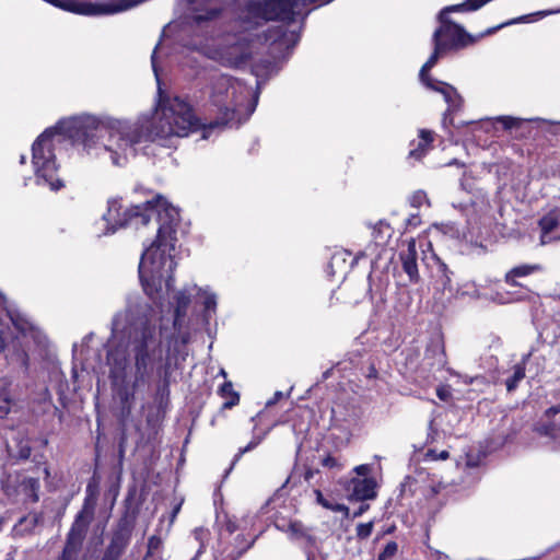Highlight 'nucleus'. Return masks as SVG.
Returning <instances> with one entry per match:
<instances>
[{
  "label": "nucleus",
  "instance_id": "nucleus-51",
  "mask_svg": "<svg viewBox=\"0 0 560 560\" xmlns=\"http://www.w3.org/2000/svg\"><path fill=\"white\" fill-rule=\"evenodd\" d=\"M429 455L433 456L436 459H447L450 457V453L447 451H441L439 454L435 451L430 450Z\"/></svg>",
  "mask_w": 560,
  "mask_h": 560
},
{
  "label": "nucleus",
  "instance_id": "nucleus-15",
  "mask_svg": "<svg viewBox=\"0 0 560 560\" xmlns=\"http://www.w3.org/2000/svg\"><path fill=\"white\" fill-rule=\"evenodd\" d=\"M13 446L7 444L9 456L15 460H27L32 454L31 439L22 432L12 438Z\"/></svg>",
  "mask_w": 560,
  "mask_h": 560
},
{
  "label": "nucleus",
  "instance_id": "nucleus-53",
  "mask_svg": "<svg viewBox=\"0 0 560 560\" xmlns=\"http://www.w3.org/2000/svg\"><path fill=\"white\" fill-rule=\"evenodd\" d=\"M370 505L366 503L361 504L357 511L353 512L352 518L360 517L363 513H365L369 510Z\"/></svg>",
  "mask_w": 560,
  "mask_h": 560
},
{
  "label": "nucleus",
  "instance_id": "nucleus-59",
  "mask_svg": "<svg viewBox=\"0 0 560 560\" xmlns=\"http://www.w3.org/2000/svg\"><path fill=\"white\" fill-rule=\"evenodd\" d=\"M376 376H377V370L375 369V366L373 364H371V366L369 368L368 377L375 378Z\"/></svg>",
  "mask_w": 560,
  "mask_h": 560
},
{
  "label": "nucleus",
  "instance_id": "nucleus-60",
  "mask_svg": "<svg viewBox=\"0 0 560 560\" xmlns=\"http://www.w3.org/2000/svg\"><path fill=\"white\" fill-rule=\"evenodd\" d=\"M419 222V217L418 215H411L408 220H407V223L408 224H412V225H416L418 224Z\"/></svg>",
  "mask_w": 560,
  "mask_h": 560
},
{
  "label": "nucleus",
  "instance_id": "nucleus-12",
  "mask_svg": "<svg viewBox=\"0 0 560 560\" xmlns=\"http://www.w3.org/2000/svg\"><path fill=\"white\" fill-rule=\"evenodd\" d=\"M424 360L428 365L438 371L443 370L447 364L444 341L441 338L432 339L424 351Z\"/></svg>",
  "mask_w": 560,
  "mask_h": 560
},
{
  "label": "nucleus",
  "instance_id": "nucleus-22",
  "mask_svg": "<svg viewBox=\"0 0 560 560\" xmlns=\"http://www.w3.org/2000/svg\"><path fill=\"white\" fill-rule=\"evenodd\" d=\"M540 269H541V267L539 265L516 266L505 273L504 281L512 287H516V285H518L516 278L526 277V276H528L535 271H538Z\"/></svg>",
  "mask_w": 560,
  "mask_h": 560
},
{
  "label": "nucleus",
  "instance_id": "nucleus-7",
  "mask_svg": "<svg viewBox=\"0 0 560 560\" xmlns=\"http://www.w3.org/2000/svg\"><path fill=\"white\" fill-rule=\"evenodd\" d=\"M136 488L128 490L124 500V512L113 529L110 544L127 549L130 544L132 532L139 515V504H133Z\"/></svg>",
  "mask_w": 560,
  "mask_h": 560
},
{
  "label": "nucleus",
  "instance_id": "nucleus-14",
  "mask_svg": "<svg viewBox=\"0 0 560 560\" xmlns=\"http://www.w3.org/2000/svg\"><path fill=\"white\" fill-rule=\"evenodd\" d=\"M287 532L291 539L300 541L304 548L310 549L316 546L317 538L313 534V529L305 526L301 521H291Z\"/></svg>",
  "mask_w": 560,
  "mask_h": 560
},
{
  "label": "nucleus",
  "instance_id": "nucleus-18",
  "mask_svg": "<svg viewBox=\"0 0 560 560\" xmlns=\"http://www.w3.org/2000/svg\"><path fill=\"white\" fill-rule=\"evenodd\" d=\"M350 498L355 501L372 500L376 497V482L373 478L353 479Z\"/></svg>",
  "mask_w": 560,
  "mask_h": 560
},
{
  "label": "nucleus",
  "instance_id": "nucleus-2",
  "mask_svg": "<svg viewBox=\"0 0 560 560\" xmlns=\"http://www.w3.org/2000/svg\"><path fill=\"white\" fill-rule=\"evenodd\" d=\"M159 208L163 209L167 221L161 223L155 240L148 248L143 250L139 264V277L145 293L149 295H152L153 291L149 285L148 280L143 276V268L148 261L152 266H155L154 270L156 272H160L164 266L168 264V268L166 270L170 272L166 279L167 290H170L173 285V271L176 267V262L174 261L172 252L175 250V245L177 242L176 223L179 215L177 210L174 207L168 206L166 200L159 195L152 200L131 206L124 210L120 200L112 199L108 201L107 212L103 214V219L107 222L105 234H113L119 228H125L132 224L137 228L140 225H148L152 214L155 212H158L160 220H163V215Z\"/></svg>",
  "mask_w": 560,
  "mask_h": 560
},
{
  "label": "nucleus",
  "instance_id": "nucleus-55",
  "mask_svg": "<svg viewBox=\"0 0 560 560\" xmlns=\"http://www.w3.org/2000/svg\"><path fill=\"white\" fill-rule=\"evenodd\" d=\"M159 48V45L155 46L152 55H151V63H152V69L156 75V78H159V73H158V67H156V50Z\"/></svg>",
  "mask_w": 560,
  "mask_h": 560
},
{
  "label": "nucleus",
  "instance_id": "nucleus-47",
  "mask_svg": "<svg viewBox=\"0 0 560 560\" xmlns=\"http://www.w3.org/2000/svg\"><path fill=\"white\" fill-rule=\"evenodd\" d=\"M314 493L316 495V502L322 505L324 509H327V506L329 505L330 501H328L322 493V491L319 489H315L314 490Z\"/></svg>",
  "mask_w": 560,
  "mask_h": 560
},
{
  "label": "nucleus",
  "instance_id": "nucleus-17",
  "mask_svg": "<svg viewBox=\"0 0 560 560\" xmlns=\"http://www.w3.org/2000/svg\"><path fill=\"white\" fill-rule=\"evenodd\" d=\"M20 475H12L3 470L0 475V493L5 497L7 502L14 503L21 488Z\"/></svg>",
  "mask_w": 560,
  "mask_h": 560
},
{
  "label": "nucleus",
  "instance_id": "nucleus-52",
  "mask_svg": "<svg viewBox=\"0 0 560 560\" xmlns=\"http://www.w3.org/2000/svg\"><path fill=\"white\" fill-rule=\"evenodd\" d=\"M326 510H330L332 512H340V511H343V510L347 511V505L341 504V503H332V502H330Z\"/></svg>",
  "mask_w": 560,
  "mask_h": 560
},
{
  "label": "nucleus",
  "instance_id": "nucleus-37",
  "mask_svg": "<svg viewBox=\"0 0 560 560\" xmlns=\"http://www.w3.org/2000/svg\"><path fill=\"white\" fill-rule=\"evenodd\" d=\"M170 388H166V386H158L156 389V399L159 401L160 408L163 407V405H167L170 401Z\"/></svg>",
  "mask_w": 560,
  "mask_h": 560
},
{
  "label": "nucleus",
  "instance_id": "nucleus-9",
  "mask_svg": "<svg viewBox=\"0 0 560 560\" xmlns=\"http://www.w3.org/2000/svg\"><path fill=\"white\" fill-rule=\"evenodd\" d=\"M255 540L256 537L247 539L244 534H237L232 544L217 550L213 560H238L254 546Z\"/></svg>",
  "mask_w": 560,
  "mask_h": 560
},
{
  "label": "nucleus",
  "instance_id": "nucleus-10",
  "mask_svg": "<svg viewBox=\"0 0 560 560\" xmlns=\"http://www.w3.org/2000/svg\"><path fill=\"white\" fill-rule=\"evenodd\" d=\"M538 226L541 231L540 244L560 241V208H555L541 217Z\"/></svg>",
  "mask_w": 560,
  "mask_h": 560
},
{
  "label": "nucleus",
  "instance_id": "nucleus-40",
  "mask_svg": "<svg viewBox=\"0 0 560 560\" xmlns=\"http://www.w3.org/2000/svg\"><path fill=\"white\" fill-rule=\"evenodd\" d=\"M320 463L322 466L327 467L329 469H342V465L338 462L336 457H332L331 455H327L325 458L322 459Z\"/></svg>",
  "mask_w": 560,
  "mask_h": 560
},
{
  "label": "nucleus",
  "instance_id": "nucleus-6",
  "mask_svg": "<svg viewBox=\"0 0 560 560\" xmlns=\"http://www.w3.org/2000/svg\"><path fill=\"white\" fill-rule=\"evenodd\" d=\"M95 514V502L91 498H85L81 510L77 513L74 521L67 534L66 542L61 555L77 560L78 553L82 549L90 524Z\"/></svg>",
  "mask_w": 560,
  "mask_h": 560
},
{
  "label": "nucleus",
  "instance_id": "nucleus-34",
  "mask_svg": "<svg viewBox=\"0 0 560 560\" xmlns=\"http://www.w3.org/2000/svg\"><path fill=\"white\" fill-rule=\"evenodd\" d=\"M237 529H238V524H237L236 520L226 516L224 522H223V524H222V526H221V530L219 533V537L220 538L222 537L223 532H226L229 535H232Z\"/></svg>",
  "mask_w": 560,
  "mask_h": 560
},
{
  "label": "nucleus",
  "instance_id": "nucleus-49",
  "mask_svg": "<svg viewBox=\"0 0 560 560\" xmlns=\"http://www.w3.org/2000/svg\"><path fill=\"white\" fill-rule=\"evenodd\" d=\"M317 474H319V469H314L312 467H305L303 478L305 481L310 482L311 479Z\"/></svg>",
  "mask_w": 560,
  "mask_h": 560
},
{
  "label": "nucleus",
  "instance_id": "nucleus-62",
  "mask_svg": "<svg viewBox=\"0 0 560 560\" xmlns=\"http://www.w3.org/2000/svg\"><path fill=\"white\" fill-rule=\"evenodd\" d=\"M395 530V526L387 528L382 535H377L376 540H378L383 535L392 534Z\"/></svg>",
  "mask_w": 560,
  "mask_h": 560
},
{
  "label": "nucleus",
  "instance_id": "nucleus-20",
  "mask_svg": "<svg viewBox=\"0 0 560 560\" xmlns=\"http://www.w3.org/2000/svg\"><path fill=\"white\" fill-rule=\"evenodd\" d=\"M273 43L285 45L288 48L294 47L299 42V35L295 32H289L285 26H279L275 30H269V36Z\"/></svg>",
  "mask_w": 560,
  "mask_h": 560
},
{
  "label": "nucleus",
  "instance_id": "nucleus-26",
  "mask_svg": "<svg viewBox=\"0 0 560 560\" xmlns=\"http://www.w3.org/2000/svg\"><path fill=\"white\" fill-rule=\"evenodd\" d=\"M22 492L32 501L38 502L39 500V479L34 477H25L21 481Z\"/></svg>",
  "mask_w": 560,
  "mask_h": 560
},
{
  "label": "nucleus",
  "instance_id": "nucleus-24",
  "mask_svg": "<svg viewBox=\"0 0 560 560\" xmlns=\"http://www.w3.org/2000/svg\"><path fill=\"white\" fill-rule=\"evenodd\" d=\"M174 299L176 303L174 324L176 325L177 322L184 318L187 314V310L190 304V295L185 290H180L175 294Z\"/></svg>",
  "mask_w": 560,
  "mask_h": 560
},
{
  "label": "nucleus",
  "instance_id": "nucleus-25",
  "mask_svg": "<svg viewBox=\"0 0 560 560\" xmlns=\"http://www.w3.org/2000/svg\"><path fill=\"white\" fill-rule=\"evenodd\" d=\"M528 358L529 354L524 355L522 361L514 365L513 374L505 381L508 392L516 389L518 383L525 377V364Z\"/></svg>",
  "mask_w": 560,
  "mask_h": 560
},
{
  "label": "nucleus",
  "instance_id": "nucleus-32",
  "mask_svg": "<svg viewBox=\"0 0 560 560\" xmlns=\"http://www.w3.org/2000/svg\"><path fill=\"white\" fill-rule=\"evenodd\" d=\"M125 549L117 547L113 544H108L101 560H119L125 553Z\"/></svg>",
  "mask_w": 560,
  "mask_h": 560
},
{
  "label": "nucleus",
  "instance_id": "nucleus-29",
  "mask_svg": "<svg viewBox=\"0 0 560 560\" xmlns=\"http://www.w3.org/2000/svg\"><path fill=\"white\" fill-rule=\"evenodd\" d=\"M267 432H265L262 435H258V436H255L253 438V440L244 447H241L238 450V452L234 455V458L231 463V466L230 468L228 469L226 474H229L233 467L235 466V464L241 459V457L247 453V452H250L253 451L254 448H256L260 443L261 441L264 440V438L266 436Z\"/></svg>",
  "mask_w": 560,
  "mask_h": 560
},
{
  "label": "nucleus",
  "instance_id": "nucleus-46",
  "mask_svg": "<svg viewBox=\"0 0 560 560\" xmlns=\"http://www.w3.org/2000/svg\"><path fill=\"white\" fill-rule=\"evenodd\" d=\"M419 137L421 139L420 142L429 147L433 141V133L430 130L421 129L419 132Z\"/></svg>",
  "mask_w": 560,
  "mask_h": 560
},
{
  "label": "nucleus",
  "instance_id": "nucleus-5",
  "mask_svg": "<svg viewBox=\"0 0 560 560\" xmlns=\"http://www.w3.org/2000/svg\"><path fill=\"white\" fill-rule=\"evenodd\" d=\"M528 18L529 15H523L516 19H512L497 26L487 28L478 36H472L471 34L467 33L460 24H457L452 20H439L441 22V26L434 31L432 42L440 43L446 51L457 50L469 45H474L479 38L490 36L508 25L528 22Z\"/></svg>",
  "mask_w": 560,
  "mask_h": 560
},
{
  "label": "nucleus",
  "instance_id": "nucleus-36",
  "mask_svg": "<svg viewBox=\"0 0 560 560\" xmlns=\"http://www.w3.org/2000/svg\"><path fill=\"white\" fill-rule=\"evenodd\" d=\"M162 547V539L156 536L152 535L148 539V550H147V557L153 556L156 550H159Z\"/></svg>",
  "mask_w": 560,
  "mask_h": 560
},
{
  "label": "nucleus",
  "instance_id": "nucleus-16",
  "mask_svg": "<svg viewBox=\"0 0 560 560\" xmlns=\"http://www.w3.org/2000/svg\"><path fill=\"white\" fill-rule=\"evenodd\" d=\"M399 256L402 264V269L408 275L409 280L415 283L419 282L420 275L417 265V249L415 240H411L408 243L407 250L401 252Z\"/></svg>",
  "mask_w": 560,
  "mask_h": 560
},
{
  "label": "nucleus",
  "instance_id": "nucleus-48",
  "mask_svg": "<svg viewBox=\"0 0 560 560\" xmlns=\"http://www.w3.org/2000/svg\"><path fill=\"white\" fill-rule=\"evenodd\" d=\"M203 304H205V310L206 311L214 310L215 305H217L215 295L214 294L208 295L205 299V303Z\"/></svg>",
  "mask_w": 560,
  "mask_h": 560
},
{
  "label": "nucleus",
  "instance_id": "nucleus-44",
  "mask_svg": "<svg viewBox=\"0 0 560 560\" xmlns=\"http://www.w3.org/2000/svg\"><path fill=\"white\" fill-rule=\"evenodd\" d=\"M11 399L8 396L0 395V418H4L10 412Z\"/></svg>",
  "mask_w": 560,
  "mask_h": 560
},
{
  "label": "nucleus",
  "instance_id": "nucleus-50",
  "mask_svg": "<svg viewBox=\"0 0 560 560\" xmlns=\"http://www.w3.org/2000/svg\"><path fill=\"white\" fill-rule=\"evenodd\" d=\"M383 226L388 228V225L384 224L383 221H380L378 224L374 226L373 235L376 242H378L380 238L383 241V237L381 236Z\"/></svg>",
  "mask_w": 560,
  "mask_h": 560
},
{
  "label": "nucleus",
  "instance_id": "nucleus-57",
  "mask_svg": "<svg viewBox=\"0 0 560 560\" xmlns=\"http://www.w3.org/2000/svg\"><path fill=\"white\" fill-rule=\"evenodd\" d=\"M358 475H366L370 470L368 465H360L354 468Z\"/></svg>",
  "mask_w": 560,
  "mask_h": 560
},
{
  "label": "nucleus",
  "instance_id": "nucleus-3",
  "mask_svg": "<svg viewBox=\"0 0 560 560\" xmlns=\"http://www.w3.org/2000/svg\"><path fill=\"white\" fill-rule=\"evenodd\" d=\"M131 354L133 359V389L149 384L154 365L162 360V341L155 324L147 317L140 318L130 337Z\"/></svg>",
  "mask_w": 560,
  "mask_h": 560
},
{
  "label": "nucleus",
  "instance_id": "nucleus-4",
  "mask_svg": "<svg viewBox=\"0 0 560 560\" xmlns=\"http://www.w3.org/2000/svg\"><path fill=\"white\" fill-rule=\"evenodd\" d=\"M332 0H257L249 2L248 13L265 21L293 23L299 16L303 19L310 13L305 11L312 3L327 4Z\"/></svg>",
  "mask_w": 560,
  "mask_h": 560
},
{
  "label": "nucleus",
  "instance_id": "nucleus-27",
  "mask_svg": "<svg viewBox=\"0 0 560 560\" xmlns=\"http://www.w3.org/2000/svg\"><path fill=\"white\" fill-rule=\"evenodd\" d=\"M434 49L429 59L421 67L419 72V78H423L429 74V71L436 65L439 58L442 54L446 52V50L442 47L440 43L433 42Z\"/></svg>",
  "mask_w": 560,
  "mask_h": 560
},
{
  "label": "nucleus",
  "instance_id": "nucleus-45",
  "mask_svg": "<svg viewBox=\"0 0 560 560\" xmlns=\"http://www.w3.org/2000/svg\"><path fill=\"white\" fill-rule=\"evenodd\" d=\"M170 376H171L170 362L167 361L163 365L162 381H161V384L159 386H166V388H170Z\"/></svg>",
  "mask_w": 560,
  "mask_h": 560
},
{
  "label": "nucleus",
  "instance_id": "nucleus-8",
  "mask_svg": "<svg viewBox=\"0 0 560 560\" xmlns=\"http://www.w3.org/2000/svg\"><path fill=\"white\" fill-rule=\"evenodd\" d=\"M106 361L109 366V378L113 385L124 383L127 376L128 357L126 350L120 347L110 348L106 352Z\"/></svg>",
  "mask_w": 560,
  "mask_h": 560
},
{
  "label": "nucleus",
  "instance_id": "nucleus-58",
  "mask_svg": "<svg viewBox=\"0 0 560 560\" xmlns=\"http://www.w3.org/2000/svg\"><path fill=\"white\" fill-rule=\"evenodd\" d=\"M7 348V342L3 337V331L0 329V352H3Z\"/></svg>",
  "mask_w": 560,
  "mask_h": 560
},
{
  "label": "nucleus",
  "instance_id": "nucleus-21",
  "mask_svg": "<svg viewBox=\"0 0 560 560\" xmlns=\"http://www.w3.org/2000/svg\"><path fill=\"white\" fill-rule=\"evenodd\" d=\"M441 94L443 95L444 101L448 104V109L444 115L445 121L447 113L462 108L464 100L457 90L448 83L441 85Z\"/></svg>",
  "mask_w": 560,
  "mask_h": 560
},
{
  "label": "nucleus",
  "instance_id": "nucleus-19",
  "mask_svg": "<svg viewBox=\"0 0 560 560\" xmlns=\"http://www.w3.org/2000/svg\"><path fill=\"white\" fill-rule=\"evenodd\" d=\"M560 413V406H552L545 411L547 421H539L535 424L534 431L542 436L556 439L559 434V429L556 423L551 421V418Z\"/></svg>",
  "mask_w": 560,
  "mask_h": 560
},
{
  "label": "nucleus",
  "instance_id": "nucleus-23",
  "mask_svg": "<svg viewBox=\"0 0 560 560\" xmlns=\"http://www.w3.org/2000/svg\"><path fill=\"white\" fill-rule=\"evenodd\" d=\"M218 394L226 400L222 405V409H231L240 402V394L233 389L231 381L224 382L218 389Z\"/></svg>",
  "mask_w": 560,
  "mask_h": 560
},
{
  "label": "nucleus",
  "instance_id": "nucleus-42",
  "mask_svg": "<svg viewBox=\"0 0 560 560\" xmlns=\"http://www.w3.org/2000/svg\"><path fill=\"white\" fill-rule=\"evenodd\" d=\"M126 444H127V433H126L125 425H122V429H121V432H120V436H119V441H118V456H119L120 460L125 456Z\"/></svg>",
  "mask_w": 560,
  "mask_h": 560
},
{
  "label": "nucleus",
  "instance_id": "nucleus-33",
  "mask_svg": "<svg viewBox=\"0 0 560 560\" xmlns=\"http://www.w3.org/2000/svg\"><path fill=\"white\" fill-rule=\"evenodd\" d=\"M419 79L428 89L439 93H441V85L446 84V82L433 79L430 74Z\"/></svg>",
  "mask_w": 560,
  "mask_h": 560
},
{
  "label": "nucleus",
  "instance_id": "nucleus-35",
  "mask_svg": "<svg viewBox=\"0 0 560 560\" xmlns=\"http://www.w3.org/2000/svg\"><path fill=\"white\" fill-rule=\"evenodd\" d=\"M373 532V522L369 523H360L357 526V537L361 540H364L371 536Z\"/></svg>",
  "mask_w": 560,
  "mask_h": 560
},
{
  "label": "nucleus",
  "instance_id": "nucleus-41",
  "mask_svg": "<svg viewBox=\"0 0 560 560\" xmlns=\"http://www.w3.org/2000/svg\"><path fill=\"white\" fill-rule=\"evenodd\" d=\"M436 396L442 401H448L452 398V390L448 385H441L436 388Z\"/></svg>",
  "mask_w": 560,
  "mask_h": 560
},
{
  "label": "nucleus",
  "instance_id": "nucleus-63",
  "mask_svg": "<svg viewBox=\"0 0 560 560\" xmlns=\"http://www.w3.org/2000/svg\"><path fill=\"white\" fill-rule=\"evenodd\" d=\"M180 510V504L176 505L172 511V521L176 517L177 513Z\"/></svg>",
  "mask_w": 560,
  "mask_h": 560
},
{
  "label": "nucleus",
  "instance_id": "nucleus-28",
  "mask_svg": "<svg viewBox=\"0 0 560 560\" xmlns=\"http://www.w3.org/2000/svg\"><path fill=\"white\" fill-rule=\"evenodd\" d=\"M194 539L199 542L198 550L196 552V556L192 558V560H196L201 553L206 550V545L208 540L210 539V532L208 528L205 527H198L195 528L192 532Z\"/></svg>",
  "mask_w": 560,
  "mask_h": 560
},
{
  "label": "nucleus",
  "instance_id": "nucleus-64",
  "mask_svg": "<svg viewBox=\"0 0 560 560\" xmlns=\"http://www.w3.org/2000/svg\"><path fill=\"white\" fill-rule=\"evenodd\" d=\"M331 371L332 369L326 370L322 375L323 380H327L331 375Z\"/></svg>",
  "mask_w": 560,
  "mask_h": 560
},
{
  "label": "nucleus",
  "instance_id": "nucleus-30",
  "mask_svg": "<svg viewBox=\"0 0 560 560\" xmlns=\"http://www.w3.org/2000/svg\"><path fill=\"white\" fill-rule=\"evenodd\" d=\"M495 120L498 122H501L505 130L520 129L522 127V125L524 124L523 119L515 118L512 116H499L495 118Z\"/></svg>",
  "mask_w": 560,
  "mask_h": 560
},
{
  "label": "nucleus",
  "instance_id": "nucleus-61",
  "mask_svg": "<svg viewBox=\"0 0 560 560\" xmlns=\"http://www.w3.org/2000/svg\"><path fill=\"white\" fill-rule=\"evenodd\" d=\"M22 357H23L22 358V363H23L25 370H27L28 369V355H27L26 352H23Z\"/></svg>",
  "mask_w": 560,
  "mask_h": 560
},
{
  "label": "nucleus",
  "instance_id": "nucleus-11",
  "mask_svg": "<svg viewBox=\"0 0 560 560\" xmlns=\"http://www.w3.org/2000/svg\"><path fill=\"white\" fill-rule=\"evenodd\" d=\"M114 386L116 387V396L119 400L118 419L120 424L125 425L131 415L135 402V393L137 389H133L132 385L129 387L126 381Z\"/></svg>",
  "mask_w": 560,
  "mask_h": 560
},
{
  "label": "nucleus",
  "instance_id": "nucleus-43",
  "mask_svg": "<svg viewBox=\"0 0 560 560\" xmlns=\"http://www.w3.org/2000/svg\"><path fill=\"white\" fill-rule=\"evenodd\" d=\"M428 147L422 142H419L417 147L409 152V158L420 160L427 152Z\"/></svg>",
  "mask_w": 560,
  "mask_h": 560
},
{
  "label": "nucleus",
  "instance_id": "nucleus-56",
  "mask_svg": "<svg viewBox=\"0 0 560 560\" xmlns=\"http://www.w3.org/2000/svg\"><path fill=\"white\" fill-rule=\"evenodd\" d=\"M259 66H261L267 72L272 71L275 68V63L270 60H260Z\"/></svg>",
  "mask_w": 560,
  "mask_h": 560
},
{
  "label": "nucleus",
  "instance_id": "nucleus-39",
  "mask_svg": "<svg viewBox=\"0 0 560 560\" xmlns=\"http://www.w3.org/2000/svg\"><path fill=\"white\" fill-rule=\"evenodd\" d=\"M250 59V52L243 51L238 55H236L232 61L231 65L235 68H241L247 63V61Z\"/></svg>",
  "mask_w": 560,
  "mask_h": 560
},
{
  "label": "nucleus",
  "instance_id": "nucleus-31",
  "mask_svg": "<svg viewBox=\"0 0 560 560\" xmlns=\"http://www.w3.org/2000/svg\"><path fill=\"white\" fill-rule=\"evenodd\" d=\"M398 552V544L396 541H388L384 549L378 553L377 560H393Z\"/></svg>",
  "mask_w": 560,
  "mask_h": 560
},
{
  "label": "nucleus",
  "instance_id": "nucleus-54",
  "mask_svg": "<svg viewBox=\"0 0 560 560\" xmlns=\"http://www.w3.org/2000/svg\"><path fill=\"white\" fill-rule=\"evenodd\" d=\"M282 397H283L282 392H279V390L273 394V397L267 401L266 406L270 407V406L276 405Z\"/></svg>",
  "mask_w": 560,
  "mask_h": 560
},
{
  "label": "nucleus",
  "instance_id": "nucleus-38",
  "mask_svg": "<svg viewBox=\"0 0 560 560\" xmlns=\"http://www.w3.org/2000/svg\"><path fill=\"white\" fill-rule=\"evenodd\" d=\"M425 201H428V197L423 190H418L410 197V205L415 208L421 207Z\"/></svg>",
  "mask_w": 560,
  "mask_h": 560
},
{
  "label": "nucleus",
  "instance_id": "nucleus-1",
  "mask_svg": "<svg viewBox=\"0 0 560 560\" xmlns=\"http://www.w3.org/2000/svg\"><path fill=\"white\" fill-rule=\"evenodd\" d=\"M158 117L150 124L119 125L117 129H109L97 117L81 115L57 122L55 127L47 128L40 133L32 145V162L35 168L37 183L47 184L51 190H59L63 182L57 177L58 166L52 151L51 139L55 135H63L73 144H81L90 154L96 150L109 152L113 164L120 165V160L137 154V145L143 142H158L172 137H187L190 132L203 129H215L228 126L235 117V110L224 107L220 116L202 124L194 112L192 106L180 96L160 97Z\"/></svg>",
  "mask_w": 560,
  "mask_h": 560
},
{
  "label": "nucleus",
  "instance_id": "nucleus-13",
  "mask_svg": "<svg viewBox=\"0 0 560 560\" xmlns=\"http://www.w3.org/2000/svg\"><path fill=\"white\" fill-rule=\"evenodd\" d=\"M453 272L448 269L440 258L435 260V269L432 270V278L434 281V288L442 292H448L451 295L454 294L456 289L452 282Z\"/></svg>",
  "mask_w": 560,
  "mask_h": 560
}]
</instances>
